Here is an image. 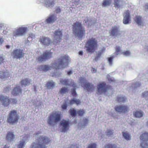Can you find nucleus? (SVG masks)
I'll return each instance as SVG.
<instances>
[{
	"mask_svg": "<svg viewBox=\"0 0 148 148\" xmlns=\"http://www.w3.org/2000/svg\"><path fill=\"white\" fill-rule=\"evenodd\" d=\"M74 88L71 91V94L72 95L75 97H76L77 96V94L76 93V89H75V87H74Z\"/></svg>",
	"mask_w": 148,
	"mask_h": 148,
	"instance_id": "obj_43",
	"label": "nucleus"
},
{
	"mask_svg": "<svg viewBox=\"0 0 148 148\" xmlns=\"http://www.w3.org/2000/svg\"><path fill=\"white\" fill-rule=\"evenodd\" d=\"M123 135L124 138L127 140H130V139L129 134L126 132H123Z\"/></svg>",
	"mask_w": 148,
	"mask_h": 148,
	"instance_id": "obj_36",
	"label": "nucleus"
},
{
	"mask_svg": "<svg viewBox=\"0 0 148 148\" xmlns=\"http://www.w3.org/2000/svg\"><path fill=\"white\" fill-rule=\"evenodd\" d=\"M55 84L53 81L47 82L46 86L48 89H52L54 87Z\"/></svg>",
	"mask_w": 148,
	"mask_h": 148,
	"instance_id": "obj_29",
	"label": "nucleus"
},
{
	"mask_svg": "<svg viewBox=\"0 0 148 148\" xmlns=\"http://www.w3.org/2000/svg\"><path fill=\"white\" fill-rule=\"evenodd\" d=\"M0 101L2 103L4 106H8L11 102L10 99L8 97L2 95H0Z\"/></svg>",
	"mask_w": 148,
	"mask_h": 148,
	"instance_id": "obj_16",
	"label": "nucleus"
},
{
	"mask_svg": "<svg viewBox=\"0 0 148 148\" xmlns=\"http://www.w3.org/2000/svg\"><path fill=\"white\" fill-rule=\"evenodd\" d=\"M22 89L20 86L15 87L11 92V94L15 96L20 95L22 93Z\"/></svg>",
	"mask_w": 148,
	"mask_h": 148,
	"instance_id": "obj_21",
	"label": "nucleus"
},
{
	"mask_svg": "<svg viewBox=\"0 0 148 148\" xmlns=\"http://www.w3.org/2000/svg\"><path fill=\"white\" fill-rule=\"evenodd\" d=\"M111 3L110 0H103L102 5L103 7H106L109 5Z\"/></svg>",
	"mask_w": 148,
	"mask_h": 148,
	"instance_id": "obj_33",
	"label": "nucleus"
},
{
	"mask_svg": "<svg viewBox=\"0 0 148 148\" xmlns=\"http://www.w3.org/2000/svg\"><path fill=\"white\" fill-rule=\"evenodd\" d=\"M9 74L7 72L0 71V79L4 80L7 79L9 77Z\"/></svg>",
	"mask_w": 148,
	"mask_h": 148,
	"instance_id": "obj_23",
	"label": "nucleus"
},
{
	"mask_svg": "<svg viewBox=\"0 0 148 148\" xmlns=\"http://www.w3.org/2000/svg\"><path fill=\"white\" fill-rule=\"evenodd\" d=\"M34 90L35 92L37 91V90L36 89V86H34Z\"/></svg>",
	"mask_w": 148,
	"mask_h": 148,
	"instance_id": "obj_62",
	"label": "nucleus"
},
{
	"mask_svg": "<svg viewBox=\"0 0 148 148\" xmlns=\"http://www.w3.org/2000/svg\"><path fill=\"white\" fill-rule=\"evenodd\" d=\"M98 42L95 38H92L88 39L86 44L85 47L88 53H93L97 49Z\"/></svg>",
	"mask_w": 148,
	"mask_h": 148,
	"instance_id": "obj_4",
	"label": "nucleus"
},
{
	"mask_svg": "<svg viewBox=\"0 0 148 148\" xmlns=\"http://www.w3.org/2000/svg\"><path fill=\"white\" fill-rule=\"evenodd\" d=\"M83 51H80L78 52L79 55L82 56L83 54Z\"/></svg>",
	"mask_w": 148,
	"mask_h": 148,
	"instance_id": "obj_58",
	"label": "nucleus"
},
{
	"mask_svg": "<svg viewBox=\"0 0 148 148\" xmlns=\"http://www.w3.org/2000/svg\"><path fill=\"white\" fill-rule=\"evenodd\" d=\"M121 51L120 47L119 46H116L115 48V53H116V55H118L119 52Z\"/></svg>",
	"mask_w": 148,
	"mask_h": 148,
	"instance_id": "obj_41",
	"label": "nucleus"
},
{
	"mask_svg": "<svg viewBox=\"0 0 148 148\" xmlns=\"http://www.w3.org/2000/svg\"><path fill=\"white\" fill-rule=\"evenodd\" d=\"M22 86L26 87L29 85L31 84L30 80L25 78L21 80L20 82Z\"/></svg>",
	"mask_w": 148,
	"mask_h": 148,
	"instance_id": "obj_25",
	"label": "nucleus"
},
{
	"mask_svg": "<svg viewBox=\"0 0 148 148\" xmlns=\"http://www.w3.org/2000/svg\"><path fill=\"white\" fill-rule=\"evenodd\" d=\"M73 33L75 36L79 38H82L85 35L86 30L81 22L76 21L72 25Z\"/></svg>",
	"mask_w": 148,
	"mask_h": 148,
	"instance_id": "obj_2",
	"label": "nucleus"
},
{
	"mask_svg": "<svg viewBox=\"0 0 148 148\" xmlns=\"http://www.w3.org/2000/svg\"><path fill=\"white\" fill-rule=\"evenodd\" d=\"M141 84V83H140L139 82H136L135 83V85H136V87H139Z\"/></svg>",
	"mask_w": 148,
	"mask_h": 148,
	"instance_id": "obj_54",
	"label": "nucleus"
},
{
	"mask_svg": "<svg viewBox=\"0 0 148 148\" xmlns=\"http://www.w3.org/2000/svg\"><path fill=\"white\" fill-rule=\"evenodd\" d=\"M68 91V89L65 87H62L61 88L59 92V94L63 95L64 94L66 93V92H67Z\"/></svg>",
	"mask_w": 148,
	"mask_h": 148,
	"instance_id": "obj_34",
	"label": "nucleus"
},
{
	"mask_svg": "<svg viewBox=\"0 0 148 148\" xmlns=\"http://www.w3.org/2000/svg\"><path fill=\"white\" fill-rule=\"evenodd\" d=\"M60 125L62 127V132H65L69 128V121L65 120L62 121L60 122Z\"/></svg>",
	"mask_w": 148,
	"mask_h": 148,
	"instance_id": "obj_17",
	"label": "nucleus"
},
{
	"mask_svg": "<svg viewBox=\"0 0 148 148\" xmlns=\"http://www.w3.org/2000/svg\"><path fill=\"white\" fill-rule=\"evenodd\" d=\"M126 98L125 97H118L117 101L119 103H124L126 101Z\"/></svg>",
	"mask_w": 148,
	"mask_h": 148,
	"instance_id": "obj_35",
	"label": "nucleus"
},
{
	"mask_svg": "<svg viewBox=\"0 0 148 148\" xmlns=\"http://www.w3.org/2000/svg\"><path fill=\"white\" fill-rule=\"evenodd\" d=\"M6 47L9 48L10 47L8 45H7V46Z\"/></svg>",
	"mask_w": 148,
	"mask_h": 148,
	"instance_id": "obj_63",
	"label": "nucleus"
},
{
	"mask_svg": "<svg viewBox=\"0 0 148 148\" xmlns=\"http://www.w3.org/2000/svg\"><path fill=\"white\" fill-rule=\"evenodd\" d=\"M142 96L144 97L148 96V91H145L142 94Z\"/></svg>",
	"mask_w": 148,
	"mask_h": 148,
	"instance_id": "obj_48",
	"label": "nucleus"
},
{
	"mask_svg": "<svg viewBox=\"0 0 148 148\" xmlns=\"http://www.w3.org/2000/svg\"><path fill=\"white\" fill-rule=\"evenodd\" d=\"M81 103V101L79 99H72L69 100L68 103L70 105L75 104L76 105L78 106Z\"/></svg>",
	"mask_w": 148,
	"mask_h": 148,
	"instance_id": "obj_24",
	"label": "nucleus"
},
{
	"mask_svg": "<svg viewBox=\"0 0 148 148\" xmlns=\"http://www.w3.org/2000/svg\"><path fill=\"white\" fill-rule=\"evenodd\" d=\"M71 148H78V147L76 145H72L71 146Z\"/></svg>",
	"mask_w": 148,
	"mask_h": 148,
	"instance_id": "obj_56",
	"label": "nucleus"
},
{
	"mask_svg": "<svg viewBox=\"0 0 148 148\" xmlns=\"http://www.w3.org/2000/svg\"><path fill=\"white\" fill-rule=\"evenodd\" d=\"M133 114L136 117L140 118L143 116V112L141 111H136Z\"/></svg>",
	"mask_w": 148,
	"mask_h": 148,
	"instance_id": "obj_32",
	"label": "nucleus"
},
{
	"mask_svg": "<svg viewBox=\"0 0 148 148\" xmlns=\"http://www.w3.org/2000/svg\"><path fill=\"white\" fill-rule=\"evenodd\" d=\"M106 133L107 135L110 136L111 135H113V132L112 131L110 130H107V131L106 132Z\"/></svg>",
	"mask_w": 148,
	"mask_h": 148,
	"instance_id": "obj_46",
	"label": "nucleus"
},
{
	"mask_svg": "<svg viewBox=\"0 0 148 148\" xmlns=\"http://www.w3.org/2000/svg\"><path fill=\"white\" fill-rule=\"evenodd\" d=\"M141 140V146L143 148H148V133L145 132L140 136Z\"/></svg>",
	"mask_w": 148,
	"mask_h": 148,
	"instance_id": "obj_10",
	"label": "nucleus"
},
{
	"mask_svg": "<svg viewBox=\"0 0 148 148\" xmlns=\"http://www.w3.org/2000/svg\"><path fill=\"white\" fill-rule=\"evenodd\" d=\"M53 52L46 51L43 53L36 58V60L40 62H44L52 57Z\"/></svg>",
	"mask_w": 148,
	"mask_h": 148,
	"instance_id": "obj_8",
	"label": "nucleus"
},
{
	"mask_svg": "<svg viewBox=\"0 0 148 148\" xmlns=\"http://www.w3.org/2000/svg\"><path fill=\"white\" fill-rule=\"evenodd\" d=\"M61 10L60 8V7H58L55 10V12L57 13H58L61 12Z\"/></svg>",
	"mask_w": 148,
	"mask_h": 148,
	"instance_id": "obj_53",
	"label": "nucleus"
},
{
	"mask_svg": "<svg viewBox=\"0 0 148 148\" xmlns=\"http://www.w3.org/2000/svg\"><path fill=\"white\" fill-rule=\"evenodd\" d=\"M130 52L129 51L127 50L125 51L122 52L121 53V54H123L126 56H129L130 54Z\"/></svg>",
	"mask_w": 148,
	"mask_h": 148,
	"instance_id": "obj_42",
	"label": "nucleus"
},
{
	"mask_svg": "<svg viewBox=\"0 0 148 148\" xmlns=\"http://www.w3.org/2000/svg\"><path fill=\"white\" fill-rule=\"evenodd\" d=\"M134 19L138 25H141L143 24L142 17L140 16H136Z\"/></svg>",
	"mask_w": 148,
	"mask_h": 148,
	"instance_id": "obj_26",
	"label": "nucleus"
},
{
	"mask_svg": "<svg viewBox=\"0 0 148 148\" xmlns=\"http://www.w3.org/2000/svg\"><path fill=\"white\" fill-rule=\"evenodd\" d=\"M105 49H102L101 50L98 51L97 53V54L94 60L95 61L97 62L98 60H100V58L102 54L105 51Z\"/></svg>",
	"mask_w": 148,
	"mask_h": 148,
	"instance_id": "obj_28",
	"label": "nucleus"
},
{
	"mask_svg": "<svg viewBox=\"0 0 148 148\" xmlns=\"http://www.w3.org/2000/svg\"><path fill=\"white\" fill-rule=\"evenodd\" d=\"M113 58V57H111L107 58L109 64L110 65H112V61Z\"/></svg>",
	"mask_w": 148,
	"mask_h": 148,
	"instance_id": "obj_38",
	"label": "nucleus"
},
{
	"mask_svg": "<svg viewBox=\"0 0 148 148\" xmlns=\"http://www.w3.org/2000/svg\"><path fill=\"white\" fill-rule=\"evenodd\" d=\"M6 138L8 140L12 141L15 138V136L12 132H8L6 135Z\"/></svg>",
	"mask_w": 148,
	"mask_h": 148,
	"instance_id": "obj_27",
	"label": "nucleus"
},
{
	"mask_svg": "<svg viewBox=\"0 0 148 148\" xmlns=\"http://www.w3.org/2000/svg\"><path fill=\"white\" fill-rule=\"evenodd\" d=\"M4 58L2 56H0V65L4 62Z\"/></svg>",
	"mask_w": 148,
	"mask_h": 148,
	"instance_id": "obj_51",
	"label": "nucleus"
},
{
	"mask_svg": "<svg viewBox=\"0 0 148 148\" xmlns=\"http://www.w3.org/2000/svg\"><path fill=\"white\" fill-rule=\"evenodd\" d=\"M57 18L54 14H50L46 19L45 22L47 23H53L57 20Z\"/></svg>",
	"mask_w": 148,
	"mask_h": 148,
	"instance_id": "obj_20",
	"label": "nucleus"
},
{
	"mask_svg": "<svg viewBox=\"0 0 148 148\" xmlns=\"http://www.w3.org/2000/svg\"><path fill=\"white\" fill-rule=\"evenodd\" d=\"M69 62V57L66 55L61 56L58 59V62H55L51 64V66L47 65L40 66L37 69L38 71L46 72L52 68L57 70L63 69L68 66Z\"/></svg>",
	"mask_w": 148,
	"mask_h": 148,
	"instance_id": "obj_1",
	"label": "nucleus"
},
{
	"mask_svg": "<svg viewBox=\"0 0 148 148\" xmlns=\"http://www.w3.org/2000/svg\"><path fill=\"white\" fill-rule=\"evenodd\" d=\"M63 36L62 31L60 29L56 30L53 34L54 42L57 43L60 42L62 40Z\"/></svg>",
	"mask_w": 148,
	"mask_h": 148,
	"instance_id": "obj_13",
	"label": "nucleus"
},
{
	"mask_svg": "<svg viewBox=\"0 0 148 148\" xmlns=\"http://www.w3.org/2000/svg\"><path fill=\"white\" fill-rule=\"evenodd\" d=\"M72 73V72L71 70H69L67 72V74L69 75H70Z\"/></svg>",
	"mask_w": 148,
	"mask_h": 148,
	"instance_id": "obj_57",
	"label": "nucleus"
},
{
	"mask_svg": "<svg viewBox=\"0 0 148 148\" xmlns=\"http://www.w3.org/2000/svg\"><path fill=\"white\" fill-rule=\"evenodd\" d=\"M60 83L65 85L71 86L73 87H76V86L75 83L73 81H71L69 83L68 79L61 78L60 79Z\"/></svg>",
	"mask_w": 148,
	"mask_h": 148,
	"instance_id": "obj_19",
	"label": "nucleus"
},
{
	"mask_svg": "<svg viewBox=\"0 0 148 148\" xmlns=\"http://www.w3.org/2000/svg\"><path fill=\"white\" fill-rule=\"evenodd\" d=\"M124 17L123 23L125 24L129 23L130 21V11L127 10L125 12L124 14Z\"/></svg>",
	"mask_w": 148,
	"mask_h": 148,
	"instance_id": "obj_18",
	"label": "nucleus"
},
{
	"mask_svg": "<svg viewBox=\"0 0 148 148\" xmlns=\"http://www.w3.org/2000/svg\"><path fill=\"white\" fill-rule=\"evenodd\" d=\"M85 113V112L83 109H80L78 110L77 111V113L78 115L80 116H82Z\"/></svg>",
	"mask_w": 148,
	"mask_h": 148,
	"instance_id": "obj_37",
	"label": "nucleus"
},
{
	"mask_svg": "<svg viewBox=\"0 0 148 148\" xmlns=\"http://www.w3.org/2000/svg\"><path fill=\"white\" fill-rule=\"evenodd\" d=\"M61 107L63 110L66 109L67 108V103L66 101H65L62 105Z\"/></svg>",
	"mask_w": 148,
	"mask_h": 148,
	"instance_id": "obj_40",
	"label": "nucleus"
},
{
	"mask_svg": "<svg viewBox=\"0 0 148 148\" xmlns=\"http://www.w3.org/2000/svg\"><path fill=\"white\" fill-rule=\"evenodd\" d=\"M10 86L7 87L5 88H4V91L5 92H7L9 91L10 89Z\"/></svg>",
	"mask_w": 148,
	"mask_h": 148,
	"instance_id": "obj_50",
	"label": "nucleus"
},
{
	"mask_svg": "<svg viewBox=\"0 0 148 148\" xmlns=\"http://www.w3.org/2000/svg\"><path fill=\"white\" fill-rule=\"evenodd\" d=\"M91 71L92 73H95L96 72L97 70L94 68H92L91 69Z\"/></svg>",
	"mask_w": 148,
	"mask_h": 148,
	"instance_id": "obj_55",
	"label": "nucleus"
},
{
	"mask_svg": "<svg viewBox=\"0 0 148 148\" xmlns=\"http://www.w3.org/2000/svg\"><path fill=\"white\" fill-rule=\"evenodd\" d=\"M145 8L148 9V3H147L145 5Z\"/></svg>",
	"mask_w": 148,
	"mask_h": 148,
	"instance_id": "obj_60",
	"label": "nucleus"
},
{
	"mask_svg": "<svg viewBox=\"0 0 148 148\" xmlns=\"http://www.w3.org/2000/svg\"><path fill=\"white\" fill-rule=\"evenodd\" d=\"M36 139V142L32 145V148H46V145L50 142L49 139L44 136H39Z\"/></svg>",
	"mask_w": 148,
	"mask_h": 148,
	"instance_id": "obj_3",
	"label": "nucleus"
},
{
	"mask_svg": "<svg viewBox=\"0 0 148 148\" xmlns=\"http://www.w3.org/2000/svg\"><path fill=\"white\" fill-rule=\"evenodd\" d=\"M61 114L59 112H53L50 114L48 118L47 123L51 125H54L61 119Z\"/></svg>",
	"mask_w": 148,
	"mask_h": 148,
	"instance_id": "obj_5",
	"label": "nucleus"
},
{
	"mask_svg": "<svg viewBox=\"0 0 148 148\" xmlns=\"http://www.w3.org/2000/svg\"><path fill=\"white\" fill-rule=\"evenodd\" d=\"M19 118V116L17 114L16 111L15 110H13L10 112L7 121L10 124H13L18 122Z\"/></svg>",
	"mask_w": 148,
	"mask_h": 148,
	"instance_id": "obj_6",
	"label": "nucleus"
},
{
	"mask_svg": "<svg viewBox=\"0 0 148 148\" xmlns=\"http://www.w3.org/2000/svg\"><path fill=\"white\" fill-rule=\"evenodd\" d=\"M53 4H54V2H53V1H52L50 4H49V6H51Z\"/></svg>",
	"mask_w": 148,
	"mask_h": 148,
	"instance_id": "obj_61",
	"label": "nucleus"
},
{
	"mask_svg": "<svg viewBox=\"0 0 148 148\" xmlns=\"http://www.w3.org/2000/svg\"><path fill=\"white\" fill-rule=\"evenodd\" d=\"M88 119H83V124L84 126H86V124L88 123Z\"/></svg>",
	"mask_w": 148,
	"mask_h": 148,
	"instance_id": "obj_49",
	"label": "nucleus"
},
{
	"mask_svg": "<svg viewBox=\"0 0 148 148\" xmlns=\"http://www.w3.org/2000/svg\"><path fill=\"white\" fill-rule=\"evenodd\" d=\"M25 141L21 142L18 145V146L19 148H22L24 147L25 145Z\"/></svg>",
	"mask_w": 148,
	"mask_h": 148,
	"instance_id": "obj_45",
	"label": "nucleus"
},
{
	"mask_svg": "<svg viewBox=\"0 0 148 148\" xmlns=\"http://www.w3.org/2000/svg\"><path fill=\"white\" fill-rule=\"evenodd\" d=\"M74 3L76 5H78L80 3V0H74Z\"/></svg>",
	"mask_w": 148,
	"mask_h": 148,
	"instance_id": "obj_52",
	"label": "nucleus"
},
{
	"mask_svg": "<svg viewBox=\"0 0 148 148\" xmlns=\"http://www.w3.org/2000/svg\"><path fill=\"white\" fill-rule=\"evenodd\" d=\"M10 101L11 102L10 103H13V104H16L17 103V100L14 99H10Z\"/></svg>",
	"mask_w": 148,
	"mask_h": 148,
	"instance_id": "obj_47",
	"label": "nucleus"
},
{
	"mask_svg": "<svg viewBox=\"0 0 148 148\" xmlns=\"http://www.w3.org/2000/svg\"><path fill=\"white\" fill-rule=\"evenodd\" d=\"M120 30L119 27L117 26H112L109 31L110 36H116L119 35L121 34L119 33Z\"/></svg>",
	"mask_w": 148,
	"mask_h": 148,
	"instance_id": "obj_14",
	"label": "nucleus"
},
{
	"mask_svg": "<svg viewBox=\"0 0 148 148\" xmlns=\"http://www.w3.org/2000/svg\"><path fill=\"white\" fill-rule=\"evenodd\" d=\"M122 2L121 0H114L113 4L115 8H119L121 5V3Z\"/></svg>",
	"mask_w": 148,
	"mask_h": 148,
	"instance_id": "obj_30",
	"label": "nucleus"
},
{
	"mask_svg": "<svg viewBox=\"0 0 148 148\" xmlns=\"http://www.w3.org/2000/svg\"><path fill=\"white\" fill-rule=\"evenodd\" d=\"M27 28L25 27H20L13 31V35L15 37L21 36L24 35L26 32Z\"/></svg>",
	"mask_w": 148,
	"mask_h": 148,
	"instance_id": "obj_11",
	"label": "nucleus"
},
{
	"mask_svg": "<svg viewBox=\"0 0 148 148\" xmlns=\"http://www.w3.org/2000/svg\"><path fill=\"white\" fill-rule=\"evenodd\" d=\"M3 39L1 38H0V45L3 42Z\"/></svg>",
	"mask_w": 148,
	"mask_h": 148,
	"instance_id": "obj_59",
	"label": "nucleus"
},
{
	"mask_svg": "<svg viewBox=\"0 0 148 148\" xmlns=\"http://www.w3.org/2000/svg\"><path fill=\"white\" fill-rule=\"evenodd\" d=\"M69 112L72 116H75L77 115V112L76 110L73 108L70 109Z\"/></svg>",
	"mask_w": 148,
	"mask_h": 148,
	"instance_id": "obj_31",
	"label": "nucleus"
},
{
	"mask_svg": "<svg viewBox=\"0 0 148 148\" xmlns=\"http://www.w3.org/2000/svg\"><path fill=\"white\" fill-rule=\"evenodd\" d=\"M33 35H30L28 37L27 40L25 42V43L29 42L30 41H32V40Z\"/></svg>",
	"mask_w": 148,
	"mask_h": 148,
	"instance_id": "obj_39",
	"label": "nucleus"
},
{
	"mask_svg": "<svg viewBox=\"0 0 148 148\" xmlns=\"http://www.w3.org/2000/svg\"><path fill=\"white\" fill-rule=\"evenodd\" d=\"M97 88L98 94L101 95L106 93L108 90L111 89V86L106 85L105 82H103L97 85Z\"/></svg>",
	"mask_w": 148,
	"mask_h": 148,
	"instance_id": "obj_7",
	"label": "nucleus"
},
{
	"mask_svg": "<svg viewBox=\"0 0 148 148\" xmlns=\"http://www.w3.org/2000/svg\"><path fill=\"white\" fill-rule=\"evenodd\" d=\"M88 148H97V145L95 143L90 144L89 145Z\"/></svg>",
	"mask_w": 148,
	"mask_h": 148,
	"instance_id": "obj_44",
	"label": "nucleus"
},
{
	"mask_svg": "<svg viewBox=\"0 0 148 148\" xmlns=\"http://www.w3.org/2000/svg\"><path fill=\"white\" fill-rule=\"evenodd\" d=\"M51 41L49 38L45 37H42L40 40L41 43L45 45H48L50 43Z\"/></svg>",
	"mask_w": 148,
	"mask_h": 148,
	"instance_id": "obj_22",
	"label": "nucleus"
},
{
	"mask_svg": "<svg viewBox=\"0 0 148 148\" xmlns=\"http://www.w3.org/2000/svg\"><path fill=\"white\" fill-rule=\"evenodd\" d=\"M115 110L117 112L120 113H125L129 111V108L125 105L116 106L114 108Z\"/></svg>",
	"mask_w": 148,
	"mask_h": 148,
	"instance_id": "obj_15",
	"label": "nucleus"
},
{
	"mask_svg": "<svg viewBox=\"0 0 148 148\" xmlns=\"http://www.w3.org/2000/svg\"><path fill=\"white\" fill-rule=\"evenodd\" d=\"M23 50L20 49H16L13 50L11 53V55L13 58L20 59L24 56Z\"/></svg>",
	"mask_w": 148,
	"mask_h": 148,
	"instance_id": "obj_12",
	"label": "nucleus"
},
{
	"mask_svg": "<svg viewBox=\"0 0 148 148\" xmlns=\"http://www.w3.org/2000/svg\"><path fill=\"white\" fill-rule=\"evenodd\" d=\"M79 80L80 82L83 84L84 89L88 92H92L93 91L94 88L93 85L88 82L84 78H80Z\"/></svg>",
	"mask_w": 148,
	"mask_h": 148,
	"instance_id": "obj_9",
	"label": "nucleus"
}]
</instances>
